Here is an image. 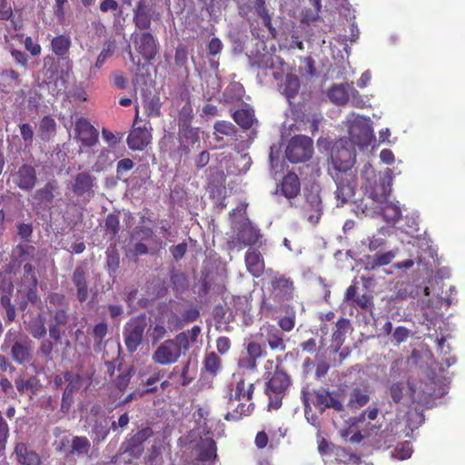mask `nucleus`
I'll use <instances>...</instances> for the list:
<instances>
[{
    "label": "nucleus",
    "mask_w": 465,
    "mask_h": 465,
    "mask_svg": "<svg viewBox=\"0 0 465 465\" xmlns=\"http://www.w3.org/2000/svg\"><path fill=\"white\" fill-rule=\"evenodd\" d=\"M246 354L258 360L265 357L267 352L262 344L256 341H251L246 346Z\"/></svg>",
    "instance_id": "obj_58"
},
{
    "label": "nucleus",
    "mask_w": 465,
    "mask_h": 465,
    "mask_svg": "<svg viewBox=\"0 0 465 465\" xmlns=\"http://www.w3.org/2000/svg\"><path fill=\"white\" fill-rule=\"evenodd\" d=\"M71 45L70 36L64 34L54 36L51 41L52 52L61 59H64L68 55Z\"/></svg>",
    "instance_id": "obj_28"
},
{
    "label": "nucleus",
    "mask_w": 465,
    "mask_h": 465,
    "mask_svg": "<svg viewBox=\"0 0 465 465\" xmlns=\"http://www.w3.org/2000/svg\"><path fill=\"white\" fill-rule=\"evenodd\" d=\"M74 131L83 146L90 148L98 143V131L86 118L79 117L75 121Z\"/></svg>",
    "instance_id": "obj_15"
},
{
    "label": "nucleus",
    "mask_w": 465,
    "mask_h": 465,
    "mask_svg": "<svg viewBox=\"0 0 465 465\" xmlns=\"http://www.w3.org/2000/svg\"><path fill=\"white\" fill-rule=\"evenodd\" d=\"M147 327L146 315L141 313L132 317L124 326L123 337L126 350L130 353L137 351L143 342L144 331Z\"/></svg>",
    "instance_id": "obj_5"
},
{
    "label": "nucleus",
    "mask_w": 465,
    "mask_h": 465,
    "mask_svg": "<svg viewBox=\"0 0 465 465\" xmlns=\"http://www.w3.org/2000/svg\"><path fill=\"white\" fill-rule=\"evenodd\" d=\"M27 340V337H25L21 330L11 328L5 334L4 342L2 344V350L6 351L9 348L15 346V344H18L22 342L23 341Z\"/></svg>",
    "instance_id": "obj_43"
},
{
    "label": "nucleus",
    "mask_w": 465,
    "mask_h": 465,
    "mask_svg": "<svg viewBox=\"0 0 465 465\" xmlns=\"http://www.w3.org/2000/svg\"><path fill=\"white\" fill-rule=\"evenodd\" d=\"M56 122L51 115H45L39 122L38 136L42 141L48 142L56 135Z\"/></svg>",
    "instance_id": "obj_27"
},
{
    "label": "nucleus",
    "mask_w": 465,
    "mask_h": 465,
    "mask_svg": "<svg viewBox=\"0 0 465 465\" xmlns=\"http://www.w3.org/2000/svg\"><path fill=\"white\" fill-rule=\"evenodd\" d=\"M13 183L23 191H31L37 183L36 170L31 164L24 163L12 175Z\"/></svg>",
    "instance_id": "obj_16"
},
{
    "label": "nucleus",
    "mask_w": 465,
    "mask_h": 465,
    "mask_svg": "<svg viewBox=\"0 0 465 465\" xmlns=\"http://www.w3.org/2000/svg\"><path fill=\"white\" fill-rule=\"evenodd\" d=\"M139 116L138 107L135 109L134 124L127 136L128 147L133 151H143L152 140L151 131L145 127L135 126Z\"/></svg>",
    "instance_id": "obj_13"
},
{
    "label": "nucleus",
    "mask_w": 465,
    "mask_h": 465,
    "mask_svg": "<svg viewBox=\"0 0 465 465\" xmlns=\"http://www.w3.org/2000/svg\"><path fill=\"white\" fill-rule=\"evenodd\" d=\"M91 450L90 440L85 436H74L71 442L70 453L78 457L88 455Z\"/></svg>",
    "instance_id": "obj_37"
},
{
    "label": "nucleus",
    "mask_w": 465,
    "mask_h": 465,
    "mask_svg": "<svg viewBox=\"0 0 465 465\" xmlns=\"http://www.w3.org/2000/svg\"><path fill=\"white\" fill-rule=\"evenodd\" d=\"M280 89L282 94L286 96L288 100L294 98L300 90L299 77L295 74H287Z\"/></svg>",
    "instance_id": "obj_32"
},
{
    "label": "nucleus",
    "mask_w": 465,
    "mask_h": 465,
    "mask_svg": "<svg viewBox=\"0 0 465 465\" xmlns=\"http://www.w3.org/2000/svg\"><path fill=\"white\" fill-rule=\"evenodd\" d=\"M14 453L20 465H41V458L38 453L30 450L24 442L15 444Z\"/></svg>",
    "instance_id": "obj_23"
},
{
    "label": "nucleus",
    "mask_w": 465,
    "mask_h": 465,
    "mask_svg": "<svg viewBox=\"0 0 465 465\" xmlns=\"http://www.w3.org/2000/svg\"><path fill=\"white\" fill-rule=\"evenodd\" d=\"M134 50L147 61H153L158 53L156 37L150 32H134L131 35Z\"/></svg>",
    "instance_id": "obj_9"
},
{
    "label": "nucleus",
    "mask_w": 465,
    "mask_h": 465,
    "mask_svg": "<svg viewBox=\"0 0 465 465\" xmlns=\"http://www.w3.org/2000/svg\"><path fill=\"white\" fill-rule=\"evenodd\" d=\"M193 118V107L190 102H187L178 113V127L191 125Z\"/></svg>",
    "instance_id": "obj_50"
},
{
    "label": "nucleus",
    "mask_w": 465,
    "mask_h": 465,
    "mask_svg": "<svg viewBox=\"0 0 465 465\" xmlns=\"http://www.w3.org/2000/svg\"><path fill=\"white\" fill-rule=\"evenodd\" d=\"M313 153L312 140L306 135L293 136L287 145L285 154L291 163H302L309 160Z\"/></svg>",
    "instance_id": "obj_6"
},
{
    "label": "nucleus",
    "mask_w": 465,
    "mask_h": 465,
    "mask_svg": "<svg viewBox=\"0 0 465 465\" xmlns=\"http://www.w3.org/2000/svg\"><path fill=\"white\" fill-rule=\"evenodd\" d=\"M395 253L392 251L386 252H376L373 255H367L365 258V265L367 269L374 270L376 268L390 264Z\"/></svg>",
    "instance_id": "obj_30"
},
{
    "label": "nucleus",
    "mask_w": 465,
    "mask_h": 465,
    "mask_svg": "<svg viewBox=\"0 0 465 465\" xmlns=\"http://www.w3.org/2000/svg\"><path fill=\"white\" fill-rule=\"evenodd\" d=\"M336 183L337 189L335 191V198L337 200V207L343 206L349 203L355 194L357 187V179L355 173H348V174H331Z\"/></svg>",
    "instance_id": "obj_8"
},
{
    "label": "nucleus",
    "mask_w": 465,
    "mask_h": 465,
    "mask_svg": "<svg viewBox=\"0 0 465 465\" xmlns=\"http://www.w3.org/2000/svg\"><path fill=\"white\" fill-rule=\"evenodd\" d=\"M15 252L21 261H34L36 255V249L33 245L18 244Z\"/></svg>",
    "instance_id": "obj_52"
},
{
    "label": "nucleus",
    "mask_w": 465,
    "mask_h": 465,
    "mask_svg": "<svg viewBox=\"0 0 465 465\" xmlns=\"http://www.w3.org/2000/svg\"><path fill=\"white\" fill-rule=\"evenodd\" d=\"M272 272L270 280L269 297H263L261 302V312L265 316H270L276 312L277 307H282L285 302H290L294 297V282L290 278L279 272Z\"/></svg>",
    "instance_id": "obj_2"
},
{
    "label": "nucleus",
    "mask_w": 465,
    "mask_h": 465,
    "mask_svg": "<svg viewBox=\"0 0 465 465\" xmlns=\"http://www.w3.org/2000/svg\"><path fill=\"white\" fill-rule=\"evenodd\" d=\"M173 342V345L179 350V355L186 353L190 349V341L187 332L182 331L178 333L173 339H169Z\"/></svg>",
    "instance_id": "obj_51"
},
{
    "label": "nucleus",
    "mask_w": 465,
    "mask_h": 465,
    "mask_svg": "<svg viewBox=\"0 0 465 465\" xmlns=\"http://www.w3.org/2000/svg\"><path fill=\"white\" fill-rule=\"evenodd\" d=\"M270 63L268 67L272 71V76L275 80H280L282 78L283 74L287 70V64L283 61V59L280 56H271Z\"/></svg>",
    "instance_id": "obj_45"
},
{
    "label": "nucleus",
    "mask_w": 465,
    "mask_h": 465,
    "mask_svg": "<svg viewBox=\"0 0 465 465\" xmlns=\"http://www.w3.org/2000/svg\"><path fill=\"white\" fill-rule=\"evenodd\" d=\"M110 82L113 85L120 90H124L127 87L128 81L124 76V74L120 71H114L110 76Z\"/></svg>",
    "instance_id": "obj_63"
},
{
    "label": "nucleus",
    "mask_w": 465,
    "mask_h": 465,
    "mask_svg": "<svg viewBox=\"0 0 465 465\" xmlns=\"http://www.w3.org/2000/svg\"><path fill=\"white\" fill-rule=\"evenodd\" d=\"M96 187V178L87 172H82L74 175L71 190L74 195L83 197L84 202L87 203L94 196Z\"/></svg>",
    "instance_id": "obj_10"
},
{
    "label": "nucleus",
    "mask_w": 465,
    "mask_h": 465,
    "mask_svg": "<svg viewBox=\"0 0 465 465\" xmlns=\"http://www.w3.org/2000/svg\"><path fill=\"white\" fill-rule=\"evenodd\" d=\"M232 119L242 129L248 130L254 122V114L252 110L242 108L233 113Z\"/></svg>",
    "instance_id": "obj_38"
},
{
    "label": "nucleus",
    "mask_w": 465,
    "mask_h": 465,
    "mask_svg": "<svg viewBox=\"0 0 465 465\" xmlns=\"http://www.w3.org/2000/svg\"><path fill=\"white\" fill-rule=\"evenodd\" d=\"M400 422L396 420L390 421L387 428L381 431V436L385 439V442L391 443L395 437L399 435Z\"/></svg>",
    "instance_id": "obj_57"
},
{
    "label": "nucleus",
    "mask_w": 465,
    "mask_h": 465,
    "mask_svg": "<svg viewBox=\"0 0 465 465\" xmlns=\"http://www.w3.org/2000/svg\"><path fill=\"white\" fill-rule=\"evenodd\" d=\"M134 166V163L130 158H124L117 163L116 177L122 179L126 173L131 171Z\"/></svg>",
    "instance_id": "obj_61"
},
{
    "label": "nucleus",
    "mask_w": 465,
    "mask_h": 465,
    "mask_svg": "<svg viewBox=\"0 0 465 465\" xmlns=\"http://www.w3.org/2000/svg\"><path fill=\"white\" fill-rule=\"evenodd\" d=\"M115 45L114 42H107L99 55L96 58L95 64L90 67V75H94L104 64L105 61L111 57L114 52Z\"/></svg>",
    "instance_id": "obj_36"
},
{
    "label": "nucleus",
    "mask_w": 465,
    "mask_h": 465,
    "mask_svg": "<svg viewBox=\"0 0 465 465\" xmlns=\"http://www.w3.org/2000/svg\"><path fill=\"white\" fill-rule=\"evenodd\" d=\"M336 330L332 333L333 341H340L343 338L350 327V321L345 318H341L336 322Z\"/></svg>",
    "instance_id": "obj_59"
},
{
    "label": "nucleus",
    "mask_w": 465,
    "mask_h": 465,
    "mask_svg": "<svg viewBox=\"0 0 465 465\" xmlns=\"http://www.w3.org/2000/svg\"><path fill=\"white\" fill-rule=\"evenodd\" d=\"M203 370L212 377L217 376L222 370V360L213 351L205 354L203 361Z\"/></svg>",
    "instance_id": "obj_34"
},
{
    "label": "nucleus",
    "mask_w": 465,
    "mask_h": 465,
    "mask_svg": "<svg viewBox=\"0 0 465 465\" xmlns=\"http://www.w3.org/2000/svg\"><path fill=\"white\" fill-rule=\"evenodd\" d=\"M384 220L389 223H396L401 217V210L395 203L386 202L381 209Z\"/></svg>",
    "instance_id": "obj_44"
},
{
    "label": "nucleus",
    "mask_w": 465,
    "mask_h": 465,
    "mask_svg": "<svg viewBox=\"0 0 465 465\" xmlns=\"http://www.w3.org/2000/svg\"><path fill=\"white\" fill-rule=\"evenodd\" d=\"M265 380L264 393L268 397V409L278 410L292 385V376L277 364L272 372L267 373Z\"/></svg>",
    "instance_id": "obj_3"
},
{
    "label": "nucleus",
    "mask_w": 465,
    "mask_h": 465,
    "mask_svg": "<svg viewBox=\"0 0 465 465\" xmlns=\"http://www.w3.org/2000/svg\"><path fill=\"white\" fill-rule=\"evenodd\" d=\"M59 190L60 186L58 182L53 179L46 182L43 187L37 189L33 198L41 208L51 209L54 207L55 197L60 193Z\"/></svg>",
    "instance_id": "obj_14"
},
{
    "label": "nucleus",
    "mask_w": 465,
    "mask_h": 465,
    "mask_svg": "<svg viewBox=\"0 0 465 465\" xmlns=\"http://www.w3.org/2000/svg\"><path fill=\"white\" fill-rule=\"evenodd\" d=\"M255 386L254 383H247L240 377L235 384L227 385L223 399L226 400L228 411L224 414L227 421H237L243 416L252 413L255 404L252 402Z\"/></svg>",
    "instance_id": "obj_1"
},
{
    "label": "nucleus",
    "mask_w": 465,
    "mask_h": 465,
    "mask_svg": "<svg viewBox=\"0 0 465 465\" xmlns=\"http://www.w3.org/2000/svg\"><path fill=\"white\" fill-rule=\"evenodd\" d=\"M355 148L349 145L347 140L341 139L335 143L331 148L329 173L331 174H348V173H355L352 169L355 163Z\"/></svg>",
    "instance_id": "obj_4"
},
{
    "label": "nucleus",
    "mask_w": 465,
    "mask_h": 465,
    "mask_svg": "<svg viewBox=\"0 0 465 465\" xmlns=\"http://www.w3.org/2000/svg\"><path fill=\"white\" fill-rule=\"evenodd\" d=\"M49 303L57 308H69V302H66L65 295L60 292H50L47 296Z\"/></svg>",
    "instance_id": "obj_60"
},
{
    "label": "nucleus",
    "mask_w": 465,
    "mask_h": 465,
    "mask_svg": "<svg viewBox=\"0 0 465 465\" xmlns=\"http://www.w3.org/2000/svg\"><path fill=\"white\" fill-rule=\"evenodd\" d=\"M133 21L139 30H148L152 24V14L145 0H140L134 8Z\"/></svg>",
    "instance_id": "obj_24"
},
{
    "label": "nucleus",
    "mask_w": 465,
    "mask_h": 465,
    "mask_svg": "<svg viewBox=\"0 0 465 465\" xmlns=\"http://www.w3.org/2000/svg\"><path fill=\"white\" fill-rule=\"evenodd\" d=\"M197 460L202 462L213 461L217 458L216 442L211 438L202 439L196 446Z\"/></svg>",
    "instance_id": "obj_26"
},
{
    "label": "nucleus",
    "mask_w": 465,
    "mask_h": 465,
    "mask_svg": "<svg viewBox=\"0 0 465 465\" xmlns=\"http://www.w3.org/2000/svg\"><path fill=\"white\" fill-rule=\"evenodd\" d=\"M406 389L403 381H397L391 384L389 387V393L392 401L396 404L401 402L404 397V391Z\"/></svg>",
    "instance_id": "obj_54"
},
{
    "label": "nucleus",
    "mask_w": 465,
    "mask_h": 465,
    "mask_svg": "<svg viewBox=\"0 0 465 465\" xmlns=\"http://www.w3.org/2000/svg\"><path fill=\"white\" fill-rule=\"evenodd\" d=\"M391 192V184L390 181L383 178L379 184H376L370 193V197L375 203L385 202Z\"/></svg>",
    "instance_id": "obj_33"
},
{
    "label": "nucleus",
    "mask_w": 465,
    "mask_h": 465,
    "mask_svg": "<svg viewBox=\"0 0 465 465\" xmlns=\"http://www.w3.org/2000/svg\"><path fill=\"white\" fill-rule=\"evenodd\" d=\"M21 137L26 146H31L34 141V130L30 124L25 123L19 125Z\"/></svg>",
    "instance_id": "obj_62"
},
{
    "label": "nucleus",
    "mask_w": 465,
    "mask_h": 465,
    "mask_svg": "<svg viewBox=\"0 0 465 465\" xmlns=\"http://www.w3.org/2000/svg\"><path fill=\"white\" fill-rule=\"evenodd\" d=\"M153 435L151 427H145L128 438L122 443L121 450L134 458H139L143 452V443Z\"/></svg>",
    "instance_id": "obj_11"
},
{
    "label": "nucleus",
    "mask_w": 465,
    "mask_h": 465,
    "mask_svg": "<svg viewBox=\"0 0 465 465\" xmlns=\"http://www.w3.org/2000/svg\"><path fill=\"white\" fill-rule=\"evenodd\" d=\"M302 211L307 221L316 225L322 214V198L319 193L310 192L306 194V201L302 206Z\"/></svg>",
    "instance_id": "obj_19"
},
{
    "label": "nucleus",
    "mask_w": 465,
    "mask_h": 465,
    "mask_svg": "<svg viewBox=\"0 0 465 465\" xmlns=\"http://www.w3.org/2000/svg\"><path fill=\"white\" fill-rule=\"evenodd\" d=\"M11 354L15 361L23 364L30 361L31 354L27 346V340L11 347Z\"/></svg>",
    "instance_id": "obj_40"
},
{
    "label": "nucleus",
    "mask_w": 465,
    "mask_h": 465,
    "mask_svg": "<svg viewBox=\"0 0 465 465\" xmlns=\"http://www.w3.org/2000/svg\"><path fill=\"white\" fill-rule=\"evenodd\" d=\"M64 381L66 382V386L64 391L74 395L82 388L84 378L79 373H74L71 371H65Z\"/></svg>",
    "instance_id": "obj_39"
},
{
    "label": "nucleus",
    "mask_w": 465,
    "mask_h": 465,
    "mask_svg": "<svg viewBox=\"0 0 465 465\" xmlns=\"http://www.w3.org/2000/svg\"><path fill=\"white\" fill-rule=\"evenodd\" d=\"M247 272L254 278L262 275L265 270V262L260 251L249 248L244 255Z\"/></svg>",
    "instance_id": "obj_20"
},
{
    "label": "nucleus",
    "mask_w": 465,
    "mask_h": 465,
    "mask_svg": "<svg viewBox=\"0 0 465 465\" xmlns=\"http://www.w3.org/2000/svg\"><path fill=\"white\" fill-rule=\"evenodd\" d=\"M38 380L36 377L32 376L28 378L27 380H24L22 378H17L15 381V385L16 387V390L20 393H25V392H32L35 393L38 389Z\"/></svg>",
    "instance_id": "obj_46"
},
{
    "label": "nucleus",
    "mask_w": 465,
    "mask_h": 465,
    "mask_svg": "<svg viewBox=\"0 0 465 465\" xmlns=\"http://www.w3.org/2000/svg\"><path fill=\"white\" fill-rule=\"evenodd\" d=\"M258 335L272 351H284L286 350L284 333L276 325L268 322L262 324Z\"/></svg>",
    "instance_id": "obj_12"
},
{
    "label": "nucleus",
    "mask_w": 465,
    "mask_h": 465,
    "mask_svg": "<svg viewBox=\"0 0 465 465\" xmlns=\"http://www.w3.org/2000/svg\"><path fill=\"white\" fill-rule=\"evenodd\" d=\"M188 47L185 45L180 44L176 47L174 54V64L178 67H183L187 71L188 62Z\"/></svg>",
    "instance_id": "obj_55"
},
{
    "label": "nucleus",
    "mask_w": 465,
    "mask_h": 465,
    "mask_svg": "<svg viewBox=\"0 0 465 465\" xmlns=\"http://www.w3.org/2000/svg\"><path fill=\"white\" fill-rule=\"evenodd\" d=\"M72 282L75 287V297L81 303L84 302L89 296V288L87 282V273L84 267L77 266L72 274Z\"/></svg>",
    "instance_id": "obj_21"
},
{
    "label": "nucleus",
    "mask_w": 465,
    "mask_h": 465,
    "mask_svg": "<svg viewBox=\"0 0 465 465\" xmlns=\"http://www.w3.org/2000/svg\"><path fill=\"white\" fill-rule=\"evenodd\" d=\"M49 315L48 331L49 336L57 344L61 341L65 333V327L70 321L69 308H53L47 306Z\"/></svg>",
    "instance_id": "obj_7"
},
{
    "label": "nucleus",
    "mask_w": 465,
    "mask_h": 465,
    "mask_svg": "<svg viewBox=\"0 0 465 465\" xmlns=\"http://www.w3.org/2000/svg\"><path fill=\"white\" fill-rule=\"evenodd\" d=\"M215 132L224 134V135H232L235 134L234 125L227 121H218L214 124Z\"/></svg>",
    "instance_id": "obj_64"
},
{
    "label": "nucleus",
    "mask_w": 465,
    "mask_h": 465,
    "mask_svg": "<svg viewBox=\"0 0 465 465\" xmlns=\"http://www.w3.org/2000/svg\"><path fill=\"white\" fill-rule=\"evenodd\" d=\"M178 129L182 150L189 152V146L199 142L198 129L193 128L191 125L180 126Z\"/></svg>",
    "instance_id": "obj_29"
},
{
    "label": "nucleus",
    "mask_w": 465,
    "mask_h": 465,
    "mask_svg": "<svg viewBox=\"0 0 465 465\" xmlns=\"http://www.w3.org/2000/svg\"><path fill=\"white\" fill-rule=\"evenodd\" d=\"M180 357L179 350L176 349L173 342L166 340L153 351L152 360L160 365H169L175 363Z\"/></svg>",
    "instance_id": "obj_18"
},
{
    "label": "nucleus",
    "mask_w": 465,
    "mask_h": 465,
    "mask_svg": "<svg viewBox=\"0 0 465 465\" xmlns=\"http://www.w3.org/2000/svg\"><path fill=\"white\" fill-rule=\"evenodd\" d=\"M117 370L120 373L114 382L119 391H124L128 387L131 378L134 374V367L131 365L123 369V364L120 362L117 366Z\"/></svg>",
    "instance_id": "obj_35"
},
{
    "label": "nucleus",
    "mask_w": 465,
    "mask_h": 465,
    "mask_svg": "<svg viewBox=\"0 0 465 465\" xmlns=\"http://www.w3.org/2000/svg\"><path fill=\"white\" fill-rule=\"evenodd\" d=\"M261 237L260 232L252 224L243 223L241 224L235 240L241 247L255 245Z\"/></svg>",
    "instance_id": "obj_22"
},
{
    "label": "nucleus",
    "mask_w": 465,
    "mask_h": 465,
    "mask_svg": "<svg viewBox=\"0 0 465 465\" xmlns=\"http://www.w3.org/2000/svg\"><path fill=\"white\" fill-rule=\"evenodd\" d=\"M104 229L106 233H109L112 238L115 237L120 229L119 216L114 213H109L105 219Z\"/></svg>",
    "instance_id": "obj_53"
},
{
    "label": "nucleus",
    "mask_w": 465,
    "mask_h": 465,
    "mask_svg": "<svg viewBox=\"0 0 465 465\" xmlns=\"http://www.w3.org/2000/svg\"><path fill=\"white\" fill-rule=\"evenodd\" d=\"M108 332V325L104 322L96 323L93 328L94 337V351H101L104 342V340Z\"/></svg>",
    "instance_id": "obj_41"
},
{
    "label": "nucleus",
    "mask_w": 465,
    "mask_h": 465,
    "mask_svg": "<svg viewBox=\"0 0 465 465\" xmlns=\"http://www.w3.org/2000/svg\"><path fill=\"white\" fill-rule=\"evenodd\" d=\"M167 333V330L161 320H156L153 324H151L147 330V334L151 338L152 342L154 344L163 339Z\"/></svg>",
    "instance_id": "obj_47"
},
{
    "label": "nucleus",
    "mask_w": 465,
    "mask_h": 465,
    "mask_svg": "<svg viewBox=\"0 0 465 465\" xmlns=\"http://www.w3.org/2000/svg\"><path fill=\"white\" fill-rule=\"evenodd\" d=\"M370 401V396L365 390L354 388L351 392L348 406L351 408H361Z\"/></svg>",
    "instance_id": "obj_42"
},
{
    "label": "nucleus",
    "mask_w": 465,
    "mask_h": 465,
    "mask_svg": "<svg viewBox=\"0 0 465 465\" xmlns=\"http://www.w3.org/2000/svg\"><path fill=\"white\" fill-rule=\"evenodd\" d=\"M162 103L159 96H153L145 102L144 110L148 117H159L161 115Z\"/></svg>",
    "instance_id": "obj_49"
},
{
    "label": "nucleus",
    "mask_w": 465,
    "mask_h": 465,
    "mask_svg": "<svg viewBox=\"0 0 465 465\" xmlns=\"http://www.w3.org/2000/svg\"><path fill=\"white\" fill-rule=\"evenodd\" d=\"M329 391L325 389L316 390L312 391V403L314 407L320 411L323 412L326 409H328V395Z\"/></svg>",
    "instance_id": "obj_48"
},
{
    "label": "nucleus",
    "mask_w": 465,
    "mask_h": 465,
    "mask_svg": "<svg viewBox=\"0 0 465 465\" xmlns=\"http://www.w3.org/2000/svg\"><path fill=\"white\" fill-rule=\"evenodd\" d=\"M373 138L371 128L368 124H354L349 131V138L346 139L351 146H358L361 149L368 147Z\"/></svg>",
    "instance_id": "obj_17"
},
{
    "label": "nucleus",
    "mask_w": 465,
    "mask_h": 465,
    "mask_svg": "<svg viewBox=\"0 0 465 465\" xmlns=\"http://www.w3.org/2000/svg\"><path fill=\"white\" fill-rule=\"evenodd\" d=\"M351 307H358L366 312H371L374 305L372 302V296L368 293L358 295L357 298L351 304Z\"/></svg>",
    "instance_id": "obj_56"
},
{
    "label": "nucleus",
    "mask_w": 465,
    "mask_h": 465,
    "mask_svg": "<svg viewBox=\"0 0 465 465\" xmlns=\"http://www.w3.org/2000/svg\"><path fill=\"white\" fill-rule=\"evenodd\" d=\"M281 192L288 199H293L300 194L301 183L295 173L285 174L281 183Z\"/></svg>",
    "instance_id": "obj_25"
},
{
    "label": "nucleus",
    "mask_w": 465,
    "mask_h": 465,
    "mask_svg": "<svg viewBox=\"0 0 465 465\" xmlns=\"http://www.w3.org/2000/svg\"><path fill=\"white\" fill-rule=\"evenodd\" d=\"M328 98L337 105H344L349 101V84H334L327 92Z\"/></svg>",
    "instance_id": "obj_31"
}]
</instances>
